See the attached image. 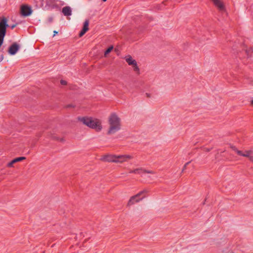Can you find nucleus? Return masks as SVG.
Here are the masks:
<instances>
[{
    "label": "nucleus",
    "instance_id": "f257e3e1",
    "mask_svg": "<svg viewBox=\"0 0 253 253\" xmlns=\"http://www.w3.org/2000/svg\"><path fill=\"white\" fill-rule=\"evenodd\" d=\"M108 134H113L121 129V119L116 113H112L108 117Z\"/></svg>",
    "mask_w": 253,
    "mask_h": 253
},
{
    "label": "nucleus",
    "instance_id": "f03ea898",
    "mask_svg": "<svg viewBox=\"0 0 253 253\" xmlns=\"http://www.w3.org/2000/svg\"><path fill=\"white\" fill-rule=\"evenodd\" d=\"M7 21L6 18L3 17L0 22V47L2 44L5 35L6 28L8 26Z\"/></svg>",
    "mask_w": 253,
    "mask_h": 253
},
{
    "label": "nucleus",
    "instance_id": "7ed1b4c3",
    "mask_svg": "<svg viewBox=\"0 0 253 253\" xmlns=\"http://www.w3.org/2000/svg\"><path fill=\"white\" fill-rule=\"evenodd\" d=\"M232 148L238 155L248 158L250 161H253V151L250 150L243 152L238 150L235 147H232Z\"/></svg>",
    "mask_w": 253,
    "mask_h": 253
},
{
    "label": "nucleus",
    "instance_id": "20e7f679",
    "mask_svg": "<svg viewBox=\"0 0 253 253\" xmlns=\"http://www.w3.org/2000/svg\"><path fill=\"white\" fill-rule=\"evenodd\" d=\"M147 192V191L146 190H144L141 192H140L139 193L136 194L135 196H133L130 198L129 199L127 205L128 206H131L135 204V203L138 202L141 200H142L144 197H143L142 198H139V197L142 195H143L144 193Z\"/></svg>",
    "mask_w": 253,
    "mask_h": 253
},
{
    "label": "nucleus",
    "instance_id": "39448f33",
    "mask_svg": "<svg viewBox=\"0 0 253 253\" xmlns=\"http://www.w3.org/2000/svg\"><path fill=\"white\" fill-rule=\"evenodd\" d=\"M89 127L95 129L97 131H99L102 128L101 122L98 119L93 118Z\"/></svg>",
    "mask_w": 253,
    "mask_h": 253
},
{
    "label": "nucleus",
    "instance_id": "423d86ee",
    "mask_svg": "<svg viewBox=\"0 0 253 253\" xmlns=\"http://www.w3.org/2000/svg\"><path fill=\"white\" fill-rule=\"evenodd\" d=\"M32 10L31 7L27 5H23L21 6L20 13L23 16H28L32 14Z\"/></svg>",
    "mask_w": 253,
    "mask_h": 253
},
{
    "label": "nucleus",
    "instance_id": "0eeeda50",
    "mask_svg": "<svg viewBox=\"0 0 253 253\" xmlns=\"http://www.w3.org/2000/svg\"><path fill=\"white\" fill-rule=\"evenodd\" d=\"M132 156L130 155H116L115 163H122L127 162L128 160L131 159Z\"/></svg>",
    "mask_w": 253,
    "mask_h": 253
},
{
    "label": "nucleus",
    "instance_id": "6e6552de",
    "mask_svg": "<svg viewBox=\"0 0 253 253\" xmlns=\"http://www.w3.org/2000/svg\"><path fill=\"white\" fill-rule=\"evenodd\" d=\"M92 119V118L87 117H79L78 118V120L83 124L89 127L91 124Z\"/></svg>",
    "mask_w": 253,
    "mask_h": 253
},
{
    "label": "nucleus",
    "instance_id": "1a4fd4ad",
    "mask_svg": "<svg viewBox=\"0 0 253 253\" xmlns=\"http://www.w3.org/2000/svg\"><path fill=\"white\" fill-rule=\"evenodd\" d=\"M116 159V155H106L103 156L100 158V160L104 162L115 163Z\"/></svg>",
    "mask_w": 253,
    "mask_h": 253
},
{
    "label": "nucleus",
    "instance_id": "9d476101",
    "mask_svg": "<svg viewBox=\"0 0 253 253\" xmlns=\"http://www.w3.org/2000/svg\"><path fill=\"white\" fill-rule=\"evenodd\" d=\"M129 172L130 173H135V174H140L141 172H146V173H154L153 171H152L146 170L145 169H143L142 168H137L133 170L130 169Z\"/></svg>",
    "mask_w": 253,
    "mask_h": 253
},
{
    "label": "nucleus",
    "instance_id": "9b49d317",
    "mask_svg": "<svg viewBox=\"0 0 253 253\" xmlns=\"http://www.w3.org/2000/svg\"><path fill=\"white\" fill-rule=\"evenodd\" d=\"M214 4L217 7V8L219 9V10L223 12L224 11V7L222 3V2L220 1V0H211Z\"/></svg>",
    "mask_w": 253,
    "mask_h": 253
},
{
    "label": "nucleus",
    "instance_id": "f8f14e48",
    "mask_svg": "<svg viewBox=\"0 0 253 253\" xmlns=\"http://www.w3.org/2000/svg\"><path fill=\"white\" fill-rule=\"evenodd\" d=\"M62 12L64 15L66 16H71L72 15V9L69 6H66L62 8Z\"/></svg>",
    "mask_w": 253,
    "mask_h": 253
},
{
    "label": "nucleus",
    "instance_id": "ddd939ff",
    "mask_svg": "<svg viewBox=\"0 0 253 253\" xmlns=\"http://www.w3.org/2000/svg\"><path fill=\"white\" fill-rule=\"evenodd\" d=\"M26 159V158L24 157H18V158H16L14 159H13L12 161H11L10 163H9L8 164H7V167H13V165L17 162H20L22 160H24Z\"/></svg>",
    "mask_w": 253,
    "mask_h": 253
},
{
    "label": "nucleus",
    "instance_id": "4468645a",
    "mask_svg": "<svg viewBox=\"0 0 253 253\" xmlns=\"http://www.w3.org/2000/svg\"><path fill=\"white\" fill-rule=\"evenodd\" d=\"M130 66H131L133 69V70L138 75L140 74V69L137 65L136 61L135 60L133 62Z\"/></svg>",
    "mask_w": 253,
    "mask_h": 253
},
{
    "label": "nucleus",
    "instance_id": "2eb2a0df",
    "mask_svg": "<svg viewBox=\"0 0 253 253\" xmlns=\"http://www.w3.org/2000/svg\"><path fill=\"white\" fill-rule=\"evenodd\" d=\"M130 66H131L133 69V70L138 75L140 74V69L137 65L136 61L135 60L133 62Z\"/></svg>",
    "mask_w": 253,
    "mask_h": 253
},
{
    "label": "nucleus",
    "instance_id": "dca6fc26",
    "mask_svg": "<svg viewBox=\"0 0 253 253\" xmlns=\"http://www.w3.org/2000/svg\"><path fill=\"white\" fill-rule=\"evenodd\" d=\"M124 58L129 65H130L135 61V60L130 55H126Z\"/></svg>",
    "mask_w": 253,
    "mask_h": 253
},
{
    "label": "nucleus",
    "instance_id": "f3484780",
    "mask_svg": "<svg viewBox=\"0 0 253 253\" xmlns=\"http://www.w3.org/2000/svg\"><path fill=\"white\" fill-rule=\"evenodd\" d=\"M18 49L19 48H8L7 52L9 54L13 55L17 52Z\"/></svg>",
    "mask_w": 253,
    "mask_h": 253
},
{
    "label": "nucleus",
    "instance_id": "a211bd4d",
    "mask_svg": "<svg viewBox=\"0 0 253 253\" xmlns=\"http://www.w3.org/2000/svg\"><path fill=\"white\" fill-rule=\"evenodd\" d=\"M88 25H89V21L88 20H85L84 23V26L83 28V29L84 30L86 31L88 30Z\"/></svg>",
    "mask_w": 253,
    "mask_h": 253
},
{
    "label": "nucleus",
    "instance_id": "6ab92c4d",
    "mask_svg": "<svg viewBox=\"0 0 253 253\" xmlns=\"http://www.w3.org/2000/svg\"><path fill=\"white\" fill-rule=\"evenodd\" d=\"M21 45L19 44L17 42H13L12 44H11L9 47H20Z\"/></svg>",
    "mask_w": 253,
    "mask_h": 253
},
{
    "label": "nucleus",
    "instance_id": "aec40b11",
    "mask_svg": "<svg viewBox=\"0 0 253 253\" xmlns=\"http://www.w3.org/2000/svg\"><path fill=\"white\" fill-rule=\"evenodd\" d=\"M112 49L113 48H107L104 53V56L106 57L107 55L111 52Z\"/></svg>",
    "mask_w": 253,
    "mask_h": 253
},
{
    "label": "nucleus",
    "instance_id": "412c9836",
    "mask_svg": "<svg viewBox=\"0 0 253 253\" xmlns=\"http://www.w3.org/2000/svg\"><path fill=\"white\" fill-rule=\"evenodd\" d=\"M87 31L84 29H82V30H81V31L80 32V34H79V36L80 37H82L83 36Z\"/></svg>",
    "mask_w": 253,
    "mask_h": 253
},
{
    "label": "nucleus",
    "instance_id": "4be33fe9",
    "mask_svg": "<svg viewBox=\"0 0 253 253\" xmlns=\"http://www.w3.org/2000/svg\"><path fill=\"white\" fill-rule=\"evenodd\" d=\"M60 82H61V84L63 85H65L66 84V82L65 81L61 80Z\"/></svg>",
    "mask_w": 253,
    "mask_h": 253
},
{
    "label": "nucleus",
    "instance_id": "5701e85b",
    "mask_svg": "<svg viewBox=\"0 0 253 253\" xmlns=\"http://www.w3.org/2000/svg\"><path fill=\"white\" fill-rule=\"evenodd\" d=\"M3 55H1V56H0V62H1V61L3 60Z\"/></svg>",
    "mask_w": 253,
    "mask_h": 253
},
{
    "label": "nucleus",
    "instance_id": "b1692460",
    "mask_svg": "<svg viewBox=\"0 0 253 253\" xmlns=\"http://www.w3.org/2000/svg\"><path fill=\"white\" fill-rule=\"evenodd\" d=\"M146 97H147L148 98L150 97V94L149 93H146Z\"/></svg>",
    "mask_w": 253,
    "mask_h": 253
},
{
    "label": "nucleus",
    "instance_id": "393cba45",
    "mask_svg": "<svg viewBox=\"0 0 253 253\" xmlns=\"http://www.w3.org/2000/svg\"><path fill=\"white\" fill-rule=\"evenodd\" d=\"M189 162H188V163H187L185 165V166H184V169H186V167H187V166H188V165L189 164Z\"/></svg>",
    "mask_w": 253,
    "mask_h": 253
},
{
    "label": "nucleus",
    "instance_id": "a878e982",
    "mask_svg": "<svg viewBox=\"0 0 253 253\" xmlns=\"http://www.w3.org/2000/svg\"><path fill=\"white\" fill-rule=\"evenodd\" d=\"M189 162H188V163H187L185 165V166H184V169H186V167H187V166H188V165L189 164Z\"/></svg>",
    "mask_w": 253,
    "mask_h": 253
},
{
    "label": "nucleus",
    "instance_id": "bb28decb",
    "mask_svg": "<svg viewBox=\"0 0 253 253\" xmlns=\"http://www.w3.org/2000/svg\"><path fill=\"white\" fill-rule=\"evenodd\" d=\"M189 162H188V163H187L185 165V166H184V169H186V167H187V166H188V165L189 164Z\"/></svg>",
    "mask_w": 253,
    "mask_h": 253
},
{
    "label": "nucleus",
    "instance_id": "cd10ccee",
    "mask_svg": "<svg viewBox=\"0 0 253 253\" xmlns=\"http://www.w3.org/2000/svg\"><path fill=\"white\" fill-rule=\"evenodd\" d=\"M53 33H54V36H55V35H56V34H57L58 33V32H57V31H54L53 32Z\"/></svg>",
    "mask_w": 253,
    "mask_h": 253
},
{
    "label": "nucleus",
    "instance_id": "c85d7f7f",
    "mask_svg": "<svg viewBox=\"0 0 253 253\" xmlns=\"http://www.w3.org/2000/svg\"><path fill=\"white\" fill-rule=\"evenodd\" d=\"M49 21L50 22H52V18H49Z\"/></svg>",
    "mask_w": 253,
    "mask_h": 253
},
{
    "label": "nucleus",
    "instance_id": "c756f323",
    "mask_svg": "<svg viewBox=\"0 0 253 253\" xmlns=\"http://www.w3.org/2000/svg\"><path fill=\"white\" fill-rule=\"evenodd\" d=\"M15 27V25H12V26H11V28H12V29H13Z\"/></svg>",
    "mask_w": 253,
    "mask_h": 253
},
{
    "label": "nucleus",
    "instance_id": "7c9ffc66",
    "mask_svg": "<svg viewBox=\"0 0 253 253\" xmlns=\"http://www.w3.org/2000/svg\"><path fill=\"white\" fill-rule=\"evenodd\" d=\"M108 47H111V48H113L114 47L113 45H110Z\"/></svg>",
    "mask_w": 253,
    "mask_h": 253
},
{
    "label": "nucleus",
    "instance_id": "2f4dec72",
    "mask_svg": "<svg viewBox=\"0 0 253 253\" xmlns=\"http://www.w3.org/2000/svg\"><path fill=\"white\" fill-rule=\"evenodd\" d=\"M251 103L252 105H253V100L252 101Z\"/></svg>",
    "mask_w": 253,
    "mask_h": 253
},
{
    "label": "nucleus",
    "instance_id": "473e14b6",
    "mask_svg": "<svg viewBox=\"0 0 253 253\" xmlns=\"http://www.w3.org/2000/svg\"><path fill=\"white\" fill-rule=\"evenodd\" d=\"M103 1H106V0H102Z\"/></svg>",
    "mask_w": 253,
    "mask_h": 253
}]
</instances>
